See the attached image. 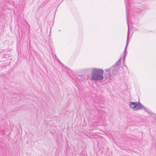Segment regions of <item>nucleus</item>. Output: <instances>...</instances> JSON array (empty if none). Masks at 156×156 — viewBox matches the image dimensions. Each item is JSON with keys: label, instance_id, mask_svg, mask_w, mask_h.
Returning a JSON list of instances; mask_svg holds the SVG:
<instances>
[{"label": "nucleus", "instance_id": "7ed1b4c3", "mask_svg": "<svg viewBox=\"0 0 156 156\" xmlns=\"http://www.w3.org/2000/svg\"><path fill=\"white\" fill-rule=\"evenodd\" d=\"M129 105L131 108L134 110H138L141 109L142 108H143L148 113L150 114H152L151 112H149L142 106L139 102H131L129 103Z\"/></svg>", "mask_w": 156, "mask_h": 156}, {"label": "nucleus", "instance_id": "20e7f679", "mask_svg": "<svg viewBox=\"0 0 156 156\" xmlns=\"http://www.w3.org/2000/svg\"><path fill=\"white\" fill-rule=\"evenodd\" d=\"M128 35L127 37V42H126V47H125V49L124 50V58H125V56H126V55L127 53L126 50V48L127 47L128 44Z\"/></svg>", "mask_w": 156, "mask_h": 156}, {"label": "nucleus", "instance_id": "f257e3e1", "mask_svg": "<svg viewBox=\"0 0 156 156\" xmlns=\"http://www.w3.org/2000/svg\"><path fill=\"white\" fill-rule=\"evenodd\" d=\"M103 71L102 69L93 68L92 70L91 80L95 81H100L103 79Z\"/></svg>", "mask_w": 156, "mask_h": 156}, {"label": "nucleus", "instance_id": "0eeeda50", "mask_svg": "<svg viewBox=\"0 0 156 156\" xmlns=\"http://www.w3.org/2000/svg\"><path fill=\"white\" fill-rule=\"evenodd\" d=\"M127 24H128V27H129V23H128V21H127Z\"/></svg>", "mask_w": 156, "mask_h": 156}, {"label": "nucleus", "instance_id": "423d86ee", "mask_svg": "<svg viewBox=\"0 0 156 156\" xmlns=\"http://www.w3.org/2000/svg\"><path fill=\"white\" fill-rule=\"evenodd\" d=\"M58 61L59 63H60L62 65V63L61 62H60V61H59L58 59Z\"/></svg>", "mask_w": 156, "mask_h": 156}, {"label": "nucleus", "instance_id": "f03ea898", "mask_svg": "<svg viewBox=\"0 0 156 156\" xmlns=\"http://www.w3.org/2000/svg\"><path fill=\"white\" fill-rule=\"evenodd\" d=\"M119 68V65L116 64L112 66L110 69H106L105 71L106 72V77L108 80H111L112 78L117 74V71Z\"/></svg>", "mask_w": 156, "mask_h": 156}, {"label": "nucleus", "instance_id": "39448f33", "mask_svg": "<svg viewBox=\"0 0 156 156\" xmlns=\"http://www.w3.org/2000/svg\"><path fill=\"white\" fill-rule=\"evenodd\" d=\"M120 59L118 61L117 63H116L115 64V65L116 64H118L119 65V66L120 67Z\"/></svg>", "mask_w": 156, "mask_h": 156}]
</instances>
